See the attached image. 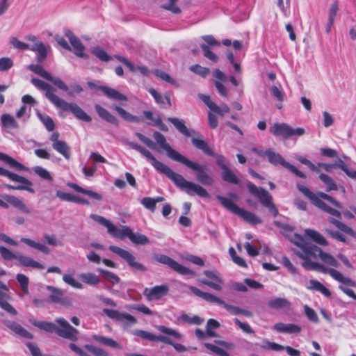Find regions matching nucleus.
I'll list each match as a JSON object with an SVG mask.
<instances>
[{
  "label": "nucleus",
  "mask_w": 356,
  "mask_h": 356,
  "mask_svg": "<svg viewBox=\"0 0 356 356\" xmlns=\"http://www.w3.org/2000/svg\"><path fill=\"white\" fill-rule=\"evenodd\" d=\"M310 239L321 245H327V240L319 232L306 229L304 236L295 234L292 242L298 247L295 254L302 259V266L306 270L328 273L334 280L343 284L355 286L354 282L334 269L338 267V261L330 253L323 252L320 248L307 241Z\"/></svg>",
  "instance_id": "nucleus-1"
},
{
  "label": "nucleus",
  "mask_w": 356,
  "mask_h": 356,
  "mask_svg": "<svg viewBox=\"0 0 356 356\" xmlns=\"http://www.w3.org/2000/svg\"><path fill=\"white\" fill-rule=\"evenodd\" d=\"M56 322L59 327H57L53 323L45 321L38 322L35 323V325L47 332H56L59 336L72 341L77 339L79 331L71 326L65 318H58L56 319Z\"/></svg>",
  "instance_id": "nucleus-2"
},
{
  "label": "nucleus",
  "mask_w": 356,
  "mask_h": 356,
  "mask_svg": "<svg viewBox=\"0 0 356 356\" xmlns=\"http://www.w3.org/2000/svg\"><path fill=\"white\" fill-rule=\"evenodd\" d=\"M298 188L299 191L304 195L307 197L316 207H319L320 209L326 211L327 213H330L332 216L337 217L340 216V212L339 211L331 208L322 201V200H326L331 202L334 207L339 209L341 208V204L336 201L335 200H334L332 197L324 193L314 194L312 191H309V189L307 187L302 185L298 184Z\"/></svg>",
  "instance_id": "nucleus-3"
},
{
  "label": "nucleus",
  "mask_w": 356,
  "mask_h": 356,
  "mask_svg": "<svg viewBox=\"0 0 356 356\" xmlns=\"http://www.w3.org/2000/svg\"><path fill=\"white\" fill-rule=\"evenodd\" d=\"M167 177L171 179L180 189L184 191L188 195H197L201 197H209L207 190L198 184L187 181L182 175L175 172L172 170Z\"/></svg>",
  "instance_id": "nucleus-4"
},
{
  "label": "nucleus",
  "mask_w": 356,
  "mask_h": 356,
  "mask_svg": "<svg viewBox=\"0 0 356 356\" xmlns=\"http://www.w3.org/2000/svg\"><path fill=\"white\" fill-rule=\"evenodd\" d=\"M252 152L258 154L261 157H267L268 161L273 165H280L285 168L289 170L296 175L301 178H305L303 172L298 170L295 166L286 162L284 158L278 153L275 152L270 149L266 150L259 149L256 147L252 149Z\"/></svg>",
  "instance_id": "nucleus-5"
},
{
  "label": "nucleus",
  "mask_w": 356,
  "mask_h": 356,
  "mask_svg": "<svg viewBox=\"0 0 356 356\" xmlns=\"http://www.w3.org/2000/svg\"><path fill=\"white\" fill-rule=\"evenodd\" d=\"M217 198L224 207L241 217L247 222L252 225L261 223V221L259 217L250 211L238 207L232 200L222 196H218Z\"/></svg>",
  "instance_id": "nucleus-6"
},
{
  "label": "nucleus",
  "mask_w": 356,
  "mask_h": 356,
  "mask_svg": "<svg viewBox=\"0 0 356 356\" xmlns=\"http://www.w3.org/2000/svg\"><path fill=\"white\" fill-rule=\"evenodd\" d=\"M179 162L194 171L196 179L202 184L205 186H211L213 184L214 180L212 177L208 174L206 165L193 162L184 156H183Z\"/></svg>",
  "instance_id": "nucleus-7"
},
{
  "label": "nucleus",
  "mask_w": 356,
  "mask_h": 356,
  "mask_svg": "<svg viewBox=\"0 0 356 356\" xmlns=\"http://www.w3.org/2000/svg\"><path fill=\"white\" fill-rule=\"evenodd\" d=\"M247 188L249 192L257 197L261 204L271 211L274 216L277 214V210L272 202V196L267 191L263 188L257 187L251 182L247 184Z\"/></svg>",
  "instance_id": "nucleus-8"
},
{
  "label": "nucleus",
  "mask_w": 356,
  "mask_h": 356,
  "mask_svg": "<svg viewBox=\"0 0 356 356\" xmlns=\"http://www.w3.org/2000/svg\"><path fill=\"white\" fill-rule=\"evenodd\" d=\"M0 175L8 177L13 181L20 184L17 186H13L10 184H6L5 186L9 190H24L29 193H34L35 191L31 187L32 182L28 179L18 175L15 173L11 172L9 170L0 167Z\"/></svg>",
  "instance_id": "nucleus-9"
},
{
  "label": "nucleus",
  "mask_w": 356,
  "mask_h": 356,
  "mask_svg": "<svg viewBox=\"0 0 356 356\" xmlns=\"http://www.w3.org/2000/svg\"><path fill=\"white\" fill-rule=\"evenodd\" d=\"M125 144L129 145L131 148L140 152L144 157L146 158V159L154 166V168L158 172H161L166 176L170 172L171 169L168 166L156 160L152 154L145 147L129 140H125Z\"/></svg>",
  "instance_id": "nucleus-10"
},
{
  "label": "nucleus",
  "mask_w": 356,
  "mask_h": 356,
  "mask_svg": "<svg viewBox=\"0 0 356 356\" xmlns=\"http://www.w3.org/2000/svg\"><path fill=\"white\" fill-rule=\"evenodd\" d=\"M270 131L276 137L282 136L284 138L293 136H302L305 134L304 128L298 127L293 129L286 123H275L270 128Z\"/></svg>",
  "instance_id": "nucleus-11"
},
{
  "label": "nucleus",
  "mask_w": 356,
  "mask_h": 356,
  "mask_svg": "<svg viewBox=\"0 0 356 356\" xmlns=\"http://www.w3.org/2000/svg\"><path fill=\"white\" fill-rule=\"evenodd\" d=\"M55 106L59 109L65 111H69L73 113V115L79 120L89 122L92 120L90 116H89L81 107L74 103H68L64 99L60 98V99H56Z\"/></svg>",
  "instance_id": "nucleus-12"
},
{
  "label": "nucleus",
  "mask_w": 356,
  "mask_h": 356,
  "mask_svg": "<svg viewBox=\"0 0 356 356\" xmlns=\"http://www.w3.org/2000/svg\"><path fill=\"white\" fill-rule=\"evenodd\" d=\"M109 250L126 261L129 266L132 268L140 271L146 270L145 266L136 261L135 257L129 251L115 245H111L109 247Z\"/></svg>",
  "instance_id": "nucleus-13"
},
{
  "label": "nucleus",
  "mask_w": 356,
  "mask_h": 356,
  "mask_svg": "<svg viewBox=\"0 0 356 356\" xmlns=\"http://www.w3.org/2000/svg\"><path fill=\"white\" fill-rule=\"evenodd\" d=\"M154 138L159 147L166 152L167 156L171 159L179 162L183 157V155L176 150L173 149L168 143H166V140L163 135L159 132H155L154 134Z\"/></svg>",
  "instance_id": "nucleus-14"
},
{
  "label": "nucleus",
  "mask_w": 356,
  "mask_h": 356,
  "mask_svg": "<svg viewBox=\"0 0 356 356\" xmlns=\"http://www.w3.org/2000/svg\"><path fill=\"white\" fill-rule=\"evenodd\" d=\"M156 259L159 263L163 264H165L168 266L170 268L179 273L181 275H193L194 273L190 270L189 268L179 264L172 259L170 258L166 255H158L156 257Z\"/></svg>",
  "instance_id": "nucleus-15"
},
{
  "label": "nucleus",
  "mask_w": 356,
  "mask_h": 356,
  "mask_svg": "<svg viewBox=\"0 0 356 356\" xmlns=\"http://www.w3.org/2000/svg\"><path fill=\"white\" fill-rule=\"evenodd\" d=\"M103 312L110 318L121 322L127 325H134L136 323V319L133 316L127 313L120 312L118 310L106 308L103 309Z\"/></svg>",
  "instance_id": "nucleus-16"
},
{
  "label": "nucleus",
  "mask_w": 356,
  "mask_h": 356,
  "mask_svg": "<svg viewBox=\"0 0 356 356\" xmlns=\"http://www.w3.org/2000/svg\"><path fill=\"white\" fill-rule=\"evenodd\" d=\"M204 275L207 277V279H200V282L211 289L220 291L222 289L223 280L220 275L213 271L204 270Z\"/></svg>",
  "instance_id": "nucleus-17"
},
{
  "label": "nucleus",
  "mask_w": 356,
  "mask_h": 356,
  "mask_svg": "<svg viewBox=\"0 0 356 356\" xmlns=\"http://www.w3.org/2000/svg\"><path fill=\"white\" fill-rule=\"evenodd\" d=\"M26 39L32 43L29 44L30 50L37 52V60L38 62H42L47 57V47L42 42L38 40L34 35H29Z\"/></svg>",
  "instance_id": "nucleus-18"
},
{
  "label": "nucleus",
  "mask_w": 356,
  "mask_h": 356,
  "mask_svg": "<svg viewBox=\"0 0 356 356\" xmlns=\"http://www.w3.org/2000/svg\"><path fill=\"white\" fill-rule=\"evenodd\" d=\"M65 35L68 38L72 47L70 51H72L78 57L88 58V55L84 52L85 47L80 40L71 31H67Z\"/></svg>",
  "instance_id": "nucleus-19"
},
{
  "label": "nucleus",
  "mask_w": 356,
  "mask_h": 356,
  "mask_svg": "<svg viewBox=\"0 0 356 356\" xmlns=\"http://www.w3.org/2000/svg\"><path fill=\"white\" fill-rule=\"evenodd\" d=\"M168 292V287L165 285L156 286L152 288H145L143 291L144 296L147 300L153 301L156 300L164 296Z\"/></svg>",
  "instance_id": "nucleus-20"
},
{
  "label": "nucleus",
  "mask_w": 356,
  "mask_h": 356,
  "mask_svg": "<svg viewBox=\"0 0 356 356\" xmlns=\"http://www.w3.org/2000/svg\"><path fill=\"white\" fill-rule=\"evenodd\" d=\"M31 83L37 88L45 91L46 97L55 106L56 99H60V97L56 95L54 89L48 83L44 81L38 79H32Z\"/></svg>",
  "instance_id": "nucleus-21"
},
{
  "label": "nucleus",
  "mask_w": 356,
  "mask_h": 356,
  "mask_svg": "<svg viewBox=\"0 0 356 356\" xmlns=\"http://www.w3.org/2000/svg\"><path fill=\"white\" fill-rule=\"evenodd\" d=\"M273 330L278 333L283 334H299L302 331V327L295 323H277L273 327Z\"/></svg>",
  "instance_id": "nucleus-22"
},
{
  "label": "nucleus",
  "mask_w": 356,
  "mask_h": 356,
  "mask_svg": "<svg viewBox=\"0 0 356 356\" xmlns=\"http://www.w3.org/2000/svg\"><path fill=\"white\" fill-rule=\"evenodd\" d=\"M190 290L193 294L202 298L207 302L216 303L222 305L224 304V301L216 296L209 293L203 292L195 286H190Z\"/></svg>",
  "instance_id": "nucleus-23"
},
{
  "label": "nucleus",
  "mask_w": 356,
  "mask_h": 356,
  "mask_svg": "<svg viewBox=\"0 0 356 356\" xmlns=\"http://www.w3.org/2000/svg\"><path fill=\"white\" fill-rule=\"evenodd\" d=\"M168 120L171 122L181 134L186 137H190L195 134L194 130L188 129L186 127L185 122L183 120L177 118H168Z\"/></svg>",
  "instance_id": "nucleus-24"
},
{
  "label": "nucleus",
  "mask_w": 356,
  "mask_h": 356,
  "mask_svg": "<svg viewBox=\"0 0 356 356\" xmlns=\"http://www.w3.org/2000/svg\"><path fill=\"white\" fill-rule=\"evenodd\" d=\"M130 228L127 226L117 227L112 222L108 227V232L113 237L124 239L128 238Z\"/></svg>",
  "instance_id": "nucleus-25"
},
{
  "label": "nucleus",
  "mask_w": 356,
  "mask_h": 356,
  "mask_svg": "<svg viewBox=\"0 0 356 356\" xmlns=\"http://www.w3.org/2000/svg\"><path fill=\"white\" fill-rule=\"evenodd\" d=\"M119 61L125 65L127 68L133 72H139L141 74L145 76H148L149 70L148 69L143 65H137L135 66L133 63H131L129 60H128L126 58L121 56H115Z\"/></svg>",
  "instance_id": "nucleus-26"
},
{
  "label": "nucleus",
  "mask_w": 356,
  "mask_h": 356,
  "mask_svg": "<svg viewBox=\"0 0 356 356\" xmlns=\"http://www.w3.org/2000/svg\"><path fill=\"white\" fill-rule=\"evenodd\" d=\"M268 305L271 309L289 311L291 303L286 298H277L268 301Z\"/></svg>",
  "instance_id": "nucleus-27"
},
{
  "label": "nucleus",
  "mask_w": 356,
  "mask_h": 356,
  "mask_svg": "<svg viewBox=\"0 0 356 356\" xmlns=\"http://www.w3.org/2000/svg\"><path fill=\"white\" fill-rule=\"evenodd\" d=\"M3 198L7 202L10 203L22 212L24 213H29L31 212L29 208L18 197L10 195H5Z\"/></svg>",
  "instance_id": "nucleus-28"
},
{
  "label": "nucleus",
  "mask_w": 356,
  "mask_h": 356,
  "mask_svg": "<svg viewBox=\"0 0 356 356\" xmlns=\"http://www.w3.org/2000/svg\"><path fill=\"white\" fill-rule=\"evenodd\" d=\"M47 289L50 293V295L49 296V300L50 302L59 303L61 305L65 304L63 298V291L61 289L52 286H47Z\"/></svg>",
  "instance_id": "nucleus-29"
},
{
  "label": "nucleus",
  "mask_w": 356,
  "mask_h": 356,
  "mask_svg": "<svg viewBox=\"0 0 356 356\" xmlns=\"http://www.w3.org/2000/svg\"><path fill=\"white\" fill-rule=\"evenodd\" d=\"M0 160L8 165L11 168L17 171H24L27 170L24 165L19 163L15 159L1 152H0Z\"/></svg>",
  "instance_id": "nucleus-30"
},
{
  "label": "nucleus",
  "mask_w": 356,
  "mask_h": 356,
  "mask_svg": "<svg viewBox=\"0 0 356 356\" xmlns=\"http://www.w3.org/2000/svg\"><path fill=\"white\" fill-rule=\"evenodd\" d=\"M17 260L19 262L20 265L23 266L31 267L37 269H43L44 268V266L38 261L22 254H17Z\"/></svg>",
  "instance_id": "nucleus-31"
},
{
  "label": "nucleus",
  "mask_w": 356,
  "mask_h": 356,
  "mask_svg": "<svg viewBox=\"0 0 356 356\" xmlns=\"http://www.w3.org/2000/svg\"><path fill=\"white\" fill-rule=\"evenodd\" d=\"M6 326L15 334L26 339H31L32 335L26 330L22 325L16 322H8Z\"/></svg>",
  "instance_id": "nucleus-32"
},
{
  "label": "nucleus",
  "mask_w": 356,
  "mask_h": 356,
  "mask_svg": "<svg viewBox=\"0 0 356 356\" xmlns=\"http://www.w3.org/2000/svg\"><path fill=\"white\" fill-rule=\"evenodd\" d=\"M95 110L99 115V116L106 120L108 122H110L111 124L118 125V119L113 115L110 112H108L106 109L104 108L99 105L95 106Z\"/></svg>",
  "instance_id": "nucleus-33"
},
{
  "label": "nucleus",
  "mask_w": 356,
  "mask_h": 356,
  "mask_svg": "<svg viewBox=\"0 0 356 356\" xmlns=\"http://www.w3.org/2000/svg\"><path fill=\"white\" fill-rule=\"evenodd\" d=\"M63 281L67 285L76 289H83V284L74 277V272L63 275Z\"/></svg>",
  "instance_id": "nucleus-34"
},
{
  "label": "nucleus",
  "mask_w": 356,
  "mask_h": 356,
  "mask_svg": "<svg viewBox=\"0 0 356 356\" xmlns=\"http://www.w3.org/2000/svg\"><path fill=\"white\" fill-rule=\"evenodd\" d=\"M100 90L109 98L120 100V101H127V98L125 95L119 92L118 90L109 88V87H100Z\"/></svg>",
  "instance_id": "nucleus-35"
},
{
  "label": "nucleus",
  "mask_w": 356,
  "mask_h": 356,
  "mask_svg": "<svg viewBox=\"0 0 356 356\" xmlns=\"http://www.w3.org/2000/svg\"><path fill=\"white\" fill-rule=\"evenodd\" d=\"M193 145L199 149L203 151L206 154L213 156V151L209 147L208 144L202 138H193L191 140Z\"/></svg>",
  "instance_id": "nucleus-36"
},
{
  "label": "nucleus",
  "mask_w": 356,
  "mask_h": 356,
  "mask_svg": "<svg viewBox=\"0 0 356 356\" xmlns=\"http://www.w3.org/2000/svg\"><path fill=\"white\" fill-rule=\"evenodd\" d=\"M307 288L309 290L319 291L326 297H329L330 296V291L323 284L317 280H309Z\"/></svg>",
  "instance_id": "nucleus-37"
},
{
  "label": "nucleus",
  "mask_w": 356,
  "mask_h": 356,
  "mask_svg": "<svg viewBox=\"0 0 356 356\" xmlns=\"http://www.w3.org/2000/svg\"><path fill=\"white\" fill-rule=\"evenodd\" d=\"M92 339L95 341L99 342L101 344H103L106 346L114 348H120V344L115 341V340L103 336L96 335L94 334L92 336Z\"/></svg>",
  "instance_id": "nucleus-38"
},
{
  "label": "nucleus",
  "mask_w": 356,
  "mask_h": 356,
  "mask_svg": "<svg viewBox=\"0 0 356 356\" xmlns=\"http://www.w3.org/2000/svg\"><path fill=\"white\" fill-rule=\"evenodd\" d=\"M52 147L65 159H69L70 158V149L65 142L61 140L56 143H52Z\"/></svg>",
  "instance_id": "nucleus-39"
},
{
  "label": "nucleus",
  "mask_w": 356,
  "mask_h": 356,
  "mask_svg": "<svg viewBox=\"0 0 356 356\" xmlns=\"http://www.w3.org/2000/svg\"><path fill=\"white\" fill-rule=\"evenodd\" d=\"M128 238L132 243L137 245H145L149 242L146 236L138 233H134L131 229L129 232Z\"/></svg>",
  "instance_id": "nucleus-40"
},
{
  "label": "nucleus",
  "mask_w": 356,
  "mask_h": 356,
  "mask_svg": "<svg viewBox=\"0 0 356 356\" xmlns=\"http://www.w3.org/2000/svg\"><path fill=\"white\" fill-rule=\"evenodd\" d=\"M69 186L76 192L86 194L96 200H101L102 199L101 194L90 190L84 189L76 184H70Z\"/></svg>",
  "instance_id": "nucleus-41"
},
{
  "label": "nucleus",
  "mask_w": 356,
  "mask_h": 356,
  "mask_svg": "<svg viewBox=\"0 0 356 356\" xmlns=\"http://www.w3.org/2000/svg\"><path fill=\"white\" fill-rule=\"evenodd\" d=\"M21 241L26 243L29 246L35 248L38 250H40V252L44 253V254H49L50 252V250L48 247H47L45 245L37 243L31 239L26 238H22Z\"/></svg>",
  "instance_id": "nucleus-42"
},
{
  "label": "nucleus",
  "mask_w": 356,
  "mask_h": 356,
  "mask_svg": "<svg viewBox=\"0 0 356 356\" xmlns=\"http://www.w3.org/2000/svg\"><path fill=\"white\" fill-rule=\"evenodd\" d=\"M114 109L118 113V114L126 121L130 122H140V119L139 117L133 115L132 114L129 113L127 111H125L124 108L120 107V106H115Z\"/></svg>",
  "instance_id": "nucleus-43"
},
{
  "label": "nucleus",
  "mask_w": 356,
  "mask_h": 356,
  "mask_svg": "<svg viewBox=\"0 0 356 356\" xmlns=\"http://www.w3.org/2000/svg\"><path fill=\"white\" fill-rule=\"evenodd\" d=\"M79 277L84 283L89 285H96L99 282V277L92 273H81L79 275Z\"/></svg>",
  "instance_id": "nucleus-44"
},
{
  "label": "nucleus",
  "mask_w": 356,
  "mask_h": 356,
  "mask_svg": "<svg viewBox=\"0 0 356 356\" xmlns=\"http://www.w3.org/2000/svg\"><path fill=\"white\" fill-rule=\"evenodd\" d=\"M91 53L104 62H108L112 59V57L110 56L102 48L99 47H95L91 48Z\"/></svg>",
  "instance_id": "nucleus-45"
},
{
  "label": "nucleus",
  "mask_w": 356,
  "mask_h": 356,
  "mask_svg": "<svg viewBox=\"0 0 356 356\" xmlns=\"http://www.w3.org/2000/svg\"><path fill=\"white\" fill-rule=\"evenodd\" d=\"M134 334L138 337H140L144 339H147L152 341H160V338H163V336H155L153 334L143 331V330H136L134 331Z\"/></svg>",
  "instance_id": "nucleus-46"
},
{
  "label": "nucleus",
  "mask_w": 356,
  "mask_h": 356,
  "mask_svg": "<svg viewBox=\"0 0 356 356\" xmlns=\"http://www.w3.org/2000/svg\"><path fill=\"white\" fill-rule=\"evenodd\" d=\"M149 92L152 95V97L154 98L155 102L161 105H164L165 104H170V100L169 97L168 96H162L161 94H159L155 89L154 88H149Z\"/></svg>",
  "instance_id": "nucleus-47"
},
{
  "label": "nucleus",
  "mask_w": 356,
  "mask_h": 356,
  "mask_svg": "<svg viewBox=\"0 0 356 356\" xmlns=\"http://www.w3.org/2000/svg\"><path fill=\"white\" fill-rule=\"evenodd\" d=\"M37 116L49 131L54 130V122L49 115L37 112Z\"/></svg>",
  "instance_id": "nucleus-48"
},
{
  "label": "nucleus",
  "mask_w": 356,
  "mask_h": 356,
  "mask_svg": "<svg viewBox=\"0 0 356 356\" xmlns=\"http://www.w3.org/2000/svg\"><path fill=\"white\" fill-rule=\"evenodd\" d=\"M97 271L100 273V274L103 276V277L105 280H106L107 281H108L109 282H111L113 284L119 283V282L120 280L119 277L117 275H115L113 273H111L110 271H108V270H104L102 268H98Z\"/></svg>",
  "instance_id": "nucleus-49"
},
{
  "label": "nucleus",
  "mask_w": 356,
  "mask_h": 356,
  "mask_svg": "<svg viewBox=\"0 0 356 356\" xmlns=\"http://www.w3.org/2000/svg\"><path fill=\"white\" fill-rule=\"evenodd\" d=\"M330 222L334 225L337 228L344 232L345 233L354 236L355 235V232L350 227L347 226L344 223L340 222L339 220L334 219L333 218H330Z\"/></svg>",
  "instance_id": "nucleus-50"
},
{
  "label": "nucleus",
  "mask_w": 356,
  "mask_h": 356,
  "mask_svg": "<svg viewBox=\"0 0 356 356\" xmlns=\"http://www.w3.org/2000/svg\"><path fill=\"white\" fill-rule=\"evenodd\" d=\"M319 178L326 185L327 191H336L337 189V186L331 177L321 173Z\"/></svg>",
  "instance_id": "nucleus-51"
},
{
  "label": "nucleus",
  "mask_w": 356,
  "mask_h": 356,
  "mask_svg": "<svg viewBox=\"0 0 356 356\" xmlns=\"http://www.w3.org/2000/svg\"><path fill=\"white\" fill-rule=\"evenodd\" d=\"M222 178L224 181L234 184H238L239 182L238 177L229 168L222 171Z\"/></svg>",
  "instance_id": "nucleus-52"
},
{
  "label": "nucleus",
  "mask_w": 356,
  "mask_h": 356,
  "mask_svg": "<svg viewBox=\"0 0 356 356\" xmlns=\"http://www.w3.org/2000/svg\"><path fill=\"white\" fill-rule=\"evenodd\" d=\"M261 348L264 350H271L273 351H281L284 350V346L276 343L275 342L270 341L267 339L262 341Z\"/></svg>",
  "instance_id": "nucleus-53"
},
{
  "label": "nucleus",
  "mask_w": 356,
  "mask_h": 356,
  "mask_svg": "<svg viewBox=\"0 0 356 356\" xmlns=\"http://www.w3.org/2000/svg\"><path fill=\"white\" fill-rule=\"evenodd\" d=\"M2 124L8 128L17 129L18 124L14 118L9 114H3L1 117Z\"/></svg>",
  "instance_id": "nucleus-54"
},
{
  "label": "nucleus",
  "mask_w": 356,
  "mask_h": 356,
  "mask_svg": "<svg viewBox=\"0 0 356 356\" xmlns=\"http://www.w3.org/2000/svg\"><path fill=\"white\" fill-rule=\"evenodd\" d=\"M33 172L42 179L52 181L53 177L51 173L45 168L41 166H35L33 168Z\"/></svg>",
  "instance_id": "nucleus-55"
},
{
  "label": "nucleus",
  "mask_w": 356,
  "mask_h": 356,
  "mask_svg": "<svg viewBox=\"0 0 356 356\" xmlns=\"http://www.w3.org/2000/svg\"><path fill=\"white\" fill-rule=\"evenodd\" d=\"M220 327V323L215 319L211 318L207 321L206 326V331L209 337H213L216 336V333L214 331Z\"/></svg>",
  "instance_id": "nucleus-56"
},
{
  "label": "nucleus",
  "mask_w": 356,
  "mask_h": 356,
  "mask_svg": "<svg viewBox=\"0 0 356 356\" xmlns=\"http://www.w3.org/2000/svg\"><path fill=\"white\" fill-rule=\"evenodd\" d=\"M156 329L159 332L166 334L169 336H172L177 339H181L182 338V335L178 331H177L174 329L167 327L163 325H157Z\"/></svg>",
  "instance_id": "nucleus-57"
},
{
  "label": "nucleus",
  "mask_w": 356,
  "mask_h": 356,
  "mask_svg": "<svg viewBox=\"0 0 356 356\" xmlns=\"http://www.w3.org/2000/svg\"><path fill=\"white\" fill-rule=\"evenodd\" d=\"M17 280L19 282L21 289L24 294H29V278L24 274H17Z\"/></svg>",
  "instance_id": "nucleus-58"
},
{
  "label": "nucleus",
  "mask_w": 356,
  "mask_h": 356,
  "mask_svg": "<svg viewBox=\"0 0 356 356\" xmlns=\"http://www.w3.org/2000/svg\"><path fill=\"white\" fill-rule=\"evenodd\" d=\"M154 73L156 76H158L161 79H162V80H163L176 87L179 86L178 83L166 72H165L162 70H156L154 71Z\"/></svg>",
  "instance_id": "nucleus-59"
},
{
  "label": "nucleus",
  "mask_w": 356,
  "mask_h": 356,
  "mask_svg": "<svg viewBox=\"0 0 356 356\" xmlns=\"http://www.w3.org/2000/svg\"><path fill=\"white\" fill-rule=\"evenodd\" d=\"M28 68L47 80L51 79V74L39 65H30Z\"/></svg>",
  "instance_id": "nucleus-60"
},
{
  "label": "nucleus",
  "mask_w": 356,
  "mask_h": 356,
  "mask_svg": "<svg viewBox=\"0 0 356 356\" xmlns=\"http://www.w3.org/2000/svg\"><path fill=\"white\" fill-rule=\"evenodd\" d=\"M200 47L202 49L204 56L206 58L214 63H217L218 61V56L211 50L209 46L205 44H202Z\"/></svg>",
  "instance_id": "nucleus-61"
},
{
  "label": "nucleus",
  "mask_w": 356,
  "mask_h": 356,
  "mask_svg": "<svg viewBox=\"0 0 356 356\" xmlns=\"http://www.w3.org/2000/svg\"><path fill=\"white\" fill-rule=\"evenodd\" d=\"M84 348L94 356H108L106 351L92 345H86Z\"/></svg>",
  "instance_id": "nucleus-62"
},
{
  "label": "nucleus",
  "mask_w": 356,
  "mask_h": 356,
  "mask_svg": "<svg viewBox=\"0 0 356 356\" xmlns=\"http://www.w3.org/2000/svg\"><path fill=\"white\" fill-rule=\"evenodd\" d=\"M14 65L13 60L9 57L0 58V72H6Z\"/></svg>",
  "instance_id": "nucleus-63"
},
{
  "label": "nucleus",
  "mask_w": 356,
  "mask_h": 356,
  "mask_svg": "<svg viewBox=\"0 0 356 356\" xmlns=\"http://www.w3.org/2000/svg\"><path fill=\"white\" fill-rule=\"evenodd\" d=\"M339 10V3L337 1H334L330 4V6L328 10V20L330 21V24H334L335 17L337 14V12Z\"/></svg>",
  "instance_id": "nucleus-64"
}]
</instances>
